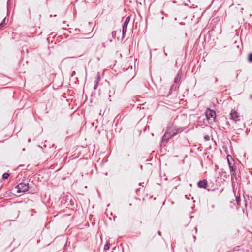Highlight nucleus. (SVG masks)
Wrapping results in <instances>:
<instances>
[{
    "label": "nucleus",
    "mask_w": 252,
    "mask_h": 252,
    "mask_svg": "<svg viewBox=\"0 0 252 252\" xmlns=\"http://www.w3.org/2000/svg\"><path fill=\"white\" fill-rule=\"evenodd\" d=\"M248 61L250 62H252V53L249 54L248 56Z\"/></svg>",
    "instance_id": "nucleus-8"
},
{
    "label": "nucleus",
    "mask_w": 252,
    "mask_h": 252,
    "mask_svg": "<svg viewBox=\"0 0 252 252\" xmlns=\"http://www.w3.org/2000/svg\"><path fill=\"white\" fill-rule=\"evenodd\" d=\"M227 159H228V163H229V165H230V168H231V171H234V168H233V166H231V163H230V161H229V156H227Z\"/></svg>",
    "instance_id": "nucleus-9"
},
{
    "label": "nucleus",
    "mask_w": 252,
    "mask_h": 252,
    "mask_svg": "<svg viewBox=\"0 0 252 252\" xmlns=\"http://www.w3.org/2000/svg\"><path fill=\"white\" fill-rule=\"evenodd\" d=\"M207 182L206 180H202V181H200L198 183V186L199 187V188H204V189H206L207 188Z\"/></svg>",
    "instance_id": "nucleus-5"
},
{
    "label": "nucleus",
    "mask_w": 252,
    "mask_h": 252,
    "mask_svg": "<svg viewBox=\"0 0 252 252\" xmlns=\"http://www.w3.org/2000/svg\"><path fill=\"white\" fill-rule=\"evenodd\" d=\"M129 21H130V17L128 16L125 20V22L123 26L122 32H123V34H125V32L126 31L127 25H128V23L129 22Z\"/></svg>",
    "instance_id": "nucleus-4"
},
{
    "label": "nucleus",
    "mask_w": 252,
    "mask_h": 252,
    "mask_svg": "<svg viewBox=\"0 0 252 252\" xmlns=\"http://www.w3.org/2000/svg\"><path fill=\"white\" fill-rule=\"evenodd\" d=\"M109 247H110V244L109 243H107L106 244L104 247V250H108L109 249Z\"/></svg>",
    "instance_id": "nucleus-11"
},
{
    "label": "nucleus",
    "mask_w": 252,
    "mask_h": 252,
    "mask_svg": "<svg viewBox=\"0 0 252 252\" xmlns=\"http://www.w3.org/2000/svg\"><path fill=\"white\" fill-rule=\"evenodd\" d=\"M177 81H178V79H177V78H176L175 81L177 82Z\"/></svg>",
    "instance_id": "nucleus-15"
},
{
    "label": "nucleus",
    "mask_w": 252,
    "mask_h": 252,
    "mask_svg": "<svg viewBox=\"0 0 252 252\" xmlns=\"http://www.w3.org/2000/svg\"><path fill=\"white\" fill-rule=\"evenodd\" d=\"M95 79H96V84H97L98 83V82L100 81V76L99 74H97L96 76Z\"/></svg>",
    "instance_id": "nucleus-10"
},
{
    "label": "nucleus",
    "mask_w": 252,
    "mask_h": 252,
    "mask_svg": "<svg viewBox=\"0 0 252 252\" xmlns=\"http://www.w3.org/2000/svg\"><path fill=\"white\" fill-rule=\"evenodd\" d=\"M9 176H10V174L9 173H5L2 175V178L3 179H7L8 178V177H9Z\"/></svg>",
    "instance_id": "nucleus-6"
},
{
    "label": "nucleus",
    "mask_w": 252,
    "mask_h": 252,
    "mask_svg": "<svg viewBox=\"0 0 252 252\" xmlns=\"http://www.w3.org/2000/svg\"><path fill=\"white\" fill-rule=\"evenodd\" d=\"M204 139L205 141H209L210 140V137L209 135H205Z\"/></svg>",
    "instance_id": "nucleus-13"
},
{
    "label": "nucleus",
    "mask_w": 252,
    "mask_h": 252,
    "mask_svg": "<svg viewBox=\"0 0 252 252\" xmlns=\"http://www.w3.org/2000/svg\"><path fill=\"white\" fill-rule=\"evenodd\" d=\"M17 189V192H25L27 191L29 189L28 184L21 183H19L16 187Z\"/></svg>",
    "instance_id": "nucleus-1"
},
{
    "label": "nucleus",
    "mask_w": 252,
    "mask_h": 252,
    "mask_svg": "<svg viewBox=\"0 0 252 252\" xmlns=\"http://www.w3.org/2000/svg\"><path fill=\"white\" fill-rule=\"evenodd\" d=\"M5 18L4 19L3 22L0 24V30L4 26L5 24Z\"/></svg>",
    "instance_id": "nucleus-7"
},
{
    "label": "nucleus",
    "mask_w": 252,
    "mask_h": 252,
    "mask_svg": "<svg viewBox=\"0 0 252 252\" xmlns=\"http://www.w3.org/2000/svg\"><path fill=\"white\" fill-rule=\"evenodd\" d=\"M231 119L235 121H238L240 120V116L238 112L234 110H232L230 114Z\"/></svg>",
    "instance_id": "nucleus-3"
},
{
    "label": "nucleus",
    "mask_w": 252,
    "mask_h": 252,
    "mask_svg": "<svg viewBox=\"0 0 252 252\" xmlns=\"http://www.w3.org/2000/svg\"><path fill=\"white\" fill-rule=\"evenodd\" d=\"M205 115L208 120L214 121L216 119V112L214 110L208 109L206 111Z\"/></svg>",
    "instance_id": "nucleus-2"
},
{
    "label": "nucleus",
    "mask_w": 252,
    "mask_h": 252,
    "mask_svg": "<svg viewBox=\"0 0 252 252\" xmlns=\"http://www.w3.org/2000/svg\"><path fill=\"white\" fill-rule=\"evenodd\" d=\"M168 134V132L167 131V132L165 133V134H164V136H165V137H166V136H167V135Z\"/></svg>",
    "instance_id": "nucleus-14"
},
{
    "label": "nucleus",
    "mask_w": 252,
    "mask_h": 252,
    "mask_svg": "<svg viewBox=\"0 0 252 252\" xmlns=\"http://www.w3.org/2000/svg\"><path fill=\"white\" fill-rule=\"evenodd\" d=\"M236 201L238 204V205H240V198L239 197H237L236 198Z\"/></svg>",
    "instance_id": "nucleus-12"
},
{
    "label": "nucleus",
    "mask_w": 252,
    "mask_h": 252,
    "mask_svg": "<svg viewBox=\"0 0 252 252\" xmlns=\"http://www.w3.org/2000/svg\"><path fill=\"white\" fill-rule=\"evenodd\" d=\"M96 86H97V84L96 85ZM96 86H95V87H94V89H96Z\"/></svg>",
    "instance_id": "nucleus-16"
}]
</instances>
